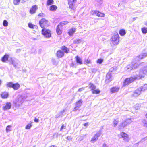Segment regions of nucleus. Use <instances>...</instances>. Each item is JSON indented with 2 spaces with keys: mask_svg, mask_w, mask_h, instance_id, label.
Instances as JSON below:
<instances>
[{
  "mask_svg": "<svg viewBox=\"0 0 147 147\" xmlns=\"http://www.w3.org/2000/svg\"><path fill=\"white\" fill-rule=\"evenodd\" d=\"M140 65V63L139 61H138L137 62L133 61L130 64L128 65L125 68V69L129 71L132 69H136Z\"/></svg>",
  "mask_w": 147,
  "mask_h": 147,
  "instance_id": "f257e3e1",
  "label": "nucleus"
},
{
  "mask_svg": "<svg viewBox=\"0 0 147 147\" xmlns=\"http://www.w3.org/2000/svg\"><path fill=\"white\" fill-rule=\"evenodd\" d=\"M24 98L22 96H18L13 102V104L16 107H19L24 102Z\"/></svg>",
  "mask_w": 147,
  "mask_h": 147,
  "instance_id": "f03ea898",
  "label": "nucleus"
},
{
  "mask_svg": "<svg viewBox=\"0 0 147 147\" xmlns=\"http://www.w3.org/2000/svg\"><path fill=\"white\" fill-rule=\"evenodd\" d=\"M119 37H112L110 40V44L112 47H114L117 45L119 42Z\"/></svg>",
  "mask_w": 147,
  "mask_h": 147,
  "instance_id": "7ed1b4c3",
  "label": "nucleus"
},
{
  "mask_svg": "<svg viewBox=\"0 0 147 147\" xmlns=\"http://www.w3.org/2000/svg\"><path fill=\"white\" fill-rule=\"evenodd\" d=\"M145 72L144 68L143 69H141L140 70L139 74L138 75L137 74L136 76H134L136 80L139 79L144 77L146 75Z\"/></svg>",
  "mask_w": 147,
  "mask_h": 147,
  "instance_id": "20e7f679",
  "label": "nucleus"
},
{
  "mask_svg": "<svg viewBox=\"0 0 147 147\" xmlns=\"http://www.w3.org/2000/svg\"><path fill=\"white\" fill-rule=\"evenodd\" d=\"M42 34L44 37H51V31L49 29L43 28L41 31Z\"/></svg>",
  "mask_w": 147,
  "mask_h": 147,
  "instance_id": "39448f33",
  "label": "nucleus"
},
{
  "mask_svg": "<svg viewBox=\"0 0 147 147\" xmlns=\"http://www.w3.org/2000/svg\"><path fill=\"white\" fill-rule=\"evenodd\" d=\"M90 13L92 15H95L98 17H104L105 16L104 13L100 12L98 10H97L91 11Z\"/></svg>",
  "mask_w": 147,
  "mask_h": 147,
  "instance_id": "423d86ee",
  "label": "nucleus"
},
{
  "mask_svg": "<svg viewBox=\"0 0 147 147\" xmlns=\"http://www.w3.org/2000/svg\"><path fill=\"white\" fill-rule=\"evenodd\" d=\"M101 132L100 130L97 132L91 139L90 141L91 142L94 143L98 139V138L101 135Z\"/></svg>",
  "mask_w": 147,
  "mask_h": 147,
  "instance_id": "0eeeda50",
  "label": "nucleus"
},
{
  "mask_svg": "<svg viewBox=\"0 0 147 147\" xmlns=\"http://www.w3.org/2000/svg\"><path fill=\"white\" fill-rule=\"evenodd\" d=\"M121 136L120 138H122L124 142H128L130 140L129 136L126 133L124 132H121L120 134Z\"/></svg>",
  "mask_w": 147,
  "mask_h": 147,
  "instance_id": "6e6552de",
  "label": "nucleus"
},
{
  "mask_svg": "<svg viewBox=\"0 0 147 147\" xmlns=\"http://www.w3.org/2000/svg\"><path fill=\"white\" fill-rule=\"evenodd\" d=\"M48 23V21L46 19L42 18L40 20L39 22V24L40 26L43 28L45 27Z\"/></svg>",
  "mask_w": 147,
  "mask_h": 147,
  "instance_id": "1a4fd4ad",
  "label": "nucleus"
},
{
  "mask_svg": "<svg viewBox=\"0 0 147 147\" xmlns=\"http://www.w3.org/2000/svg\"><path fill=\"white\" fill-rule=\"evenodd\" d=\"M135 80H136V79L134 76L129 78H127L125 80L123 86H125L126 85H128L129 83L132 82Z\"/></svg>",
  "mask_w": 147,
  "mask_h": 147,
  "instance_id": "9d476101",
  "label": "nucleus"
},
{
  "mask_svg": "<svg viewBox=\"0 0 147 147\" xmlns=\"http://www.w3.org/2000/svg\"><path fill=\"white\" fill-rule=\"evenodd\" d=\"M11 103L10 102H7L3 105L2 107L3 109L6 111L11 109Z\"/></svg>",
  "mask_w": 147,
  "mask_h": 147,
  "instance_id": "9b49d317",
  "label": "nucleus"
},
{
  "mask_svg": "<svg viewBox=\"0 0 147 147\" xmlns=\"http://www.w3.org/2000/svg\"><path fill=\"white\" fill-rule=\"evenodd\" d=\"M113 79V78L111 73L109 72L106 75L105 82L106 84H108L112 81Z\"/></svg>",
  "mask_w": 147,
  "mask_h": 147,
  "instance_id": "f8f14e48",
  "label": "nucleus"
},
{
  "mask_svg": "<svg viewBox=\"0 0 147 147\" xmlns=\"http://www.w3.org/2000/svg\"><path fill=\"white\" fill-rule=\"evenodd\" d=\"M82 100L76 102L75 104V107L74 108L73 111H76L78 110H80V107L82 105Z\"/></svg>",
  "mask_w": 147,
  "mask_h": 147,
  "instance_id": "ddd939ff",
  "label": "nucleus"
},
{
  "mask_svg": "<svg viewBox=\"0 0 147 147\" xmlns=\"http://www.w3.org/2000/svg\"><path fill=\"white\" fill-rule=\"evenodd\" d=\"M147 57V52L142 53L138 56L136 58V59L139 61L141 59H144Z\"/></svg>",
  "mask_w": 147,
  "mask_h": 147,
  "instance_id": "4468645a",
  "label": "nucleus"
},
{
  "mask_svg": "<svg viewBox=\"0 0 147 147\" xmlns=\"http://www.w3.org/2000/svg\"><path fill=\"white\" fill-rule=\"evenodd\" d=\"M76 1V0H68V4L70 8L73 9Z\"/></svg>",
  "mask_w": 147,
  "mask_h": 147,
  "instance_id": "2eb2a0df",
  "label": "nucleus"
},
{
  "mask_svg": "<svg viewBox=\"0 0 147 147\" xmlns=\"http://www.w3.org/2000/svg\"><path fill=\"white\" fill-rule=\"evenodd\" d=\"M95 2L94 5L95 7L99 8L103 3V0H94Z\"/></svg>",
  "mask_w": 147,
  "mask_h": 147,
  "instance_id": "dca6fc26",
  "label": "nucleus"
},
{
  "mask_svg": "<svg viewBox=\"0 0 147 147\" xmlns=\"http://www.w3.org/2000/svg\"><path fill=\"white\" fill-rule=\"evenodd\" d=\"M141 89L139 88L135 91L132 95L134 97H136L140 95L141 92Z\"/></svg>",
  "mask_w": 147,
  "mask_h": 147,
  "instance_id": "f3484780",
  "label": "nucleus"
},
{
  "mask_svg": "<svg viewBox=\"0 0 147 147\" xmlns=\"http://www.w3.org/2000/svg\"><path fill=\"white\" fill-rule=\"evenodd\" d=\"M64 55V52L61 50L58 51L56 53V56L58 58H61L63 57Z\"/></svg>",
  "mask_w": 147,
  "mask_h": 147,
  "instance_id": "a211bd4d",
  "label": "nucleus"
},
{
  "mask_svg": "<svg viewBox=\"0 0 147 147\" xmlns=\"http://www.w3.org/2000/svg\"><path fill=\"white\" fill-rule=\"evenodd\" d=\"M38 9L36 5H34L32 6L30 10V13L31 14L34 13Z\"/></svg>",
  "mask_w": 147,
  "mask_h": 147,
  "instance_id": "6ab92c4d",
  "label": "nucleus"
},
{
  "mask_svg": "<svg viewBox=\"0 0 147 147\" xmlns=\"http://www.w3.org/2000/svg\"><path fill=\"white\" fill-rule=\"evenodd\" d=\"M120 88L118 86H114L112 87L110 89V92L112 93L117 92L119 90Z\"/></svg>",
  "mask_w": 147,
  "mask_h": 147,
  "instance_id": "aec40b11",
  "label": "nucleus"
},
{
  "mask_svg": "<svg viewBox=\"0 0 147 147\" xmlns=\"http://www.w3.org/2000/svg\"><path fill=\"white\" fill-rule=\"evenodd\" d=\"M61 50L64 52V53H68L69 51V49L65 46H62L61 47Z\"/></svg>",
  "mask_w": 147,
  "mask_h": 147,
  "instance_id": "412c9836",
  "label": "nucleus"
},
{
  "mask_svg": "<svg viewBox=\"0 0 147 147\" xmlns=\"http://www.w3.org/2000/svg\"><path fill=\"white\" fill-rule=\"evenodd\" d=\"M76 29L74 28H72L69 29L68 34L69 36H71L74 34L76 32Z\"/></svg>",
  "mask_w": 147,
  "mask_h": 147,
  "instance_id": "4be33fe9",
  "label": "nucleus"
},
{
  "mask_svg": "<svg viewBox=\"0 0 147 147\" xmlns=\"http://www.w3.org/2000/svg\"><path fill=\"white\" fill-rule=\"evenodd\" d=\"M127 125V124L125 121H124L123 122L121 123L118 126V128L119 129H123Z\"/></svg>",
  "mask_w": 147,
  "mask_h": 147,
  "instance_id": "5701e85b",
  "label": "nucleus"
},
{
  "mask_svg": "<svg viewBox=\"0 0 147 147\" xmlns=\"http://www.w3.org/2000/svg\"><path fill=\"white\" fill-rule=\"evenodd\" d=\"M88 88L92 91L96 89V86L95 85L92 83H90L88 85Z\"/></svg>",
  "mask_w": 147,
  "mask_h": 147,
  "instance_id": "b1692460",
  "label": "nucleus"
},
{
  "mask_svg": "<svg viewBox=\"0 0 147 147\" xmlns=\"http://www.w3.org/2000/svg\"><path fill=\"white\" fill-rule=\"evenodd\" d=\"M9 96L8 93L5 92L1 93V97L3 99L7 98Z\"/></svg>",
  "mask_w": 147,
  "mask_h": 147,
  "instance_id": "393cba45",
  "label": "nucleus"
},
{
  "mask_svg": "<svg viewBox=\"0 0 147 147\" xmlns=\"http://www.w3.org/2000/svg\"><path fill=\"white\" fill-rule=\"evenodd\" d=\"M126 33L125 30L123 29H121L119 31V34L121 36H125Z\"/></svg>",
  "mask_w": 147,
  "mask_h": 147,
  "instance_id": "a878e982",
  "label": "nucleus"
},
{
  "mask_svg": "<svg viewBox=\"0 0 147 147\" xmlns=\"http://www.w3.org/2000/svg\"><path fill=\"white\" fill-rule=\"evenodd\" d=\"M62 28L59 26H58V25H57L56 30V32L57 34L58 35H60L62 34V31L61 29H62Z\"/></svg>",
  "mask_w": 147,
  "mask_h": 147,
  "instance_id": "bb28decb",
  "label": "nucleus"
},
{
  "mask_svg": "<svg viewBox=\"0 0 147 147\" xmlns=\"http://www.w3.org/2000/svg\"><path fill=\"white\" fill-rule=\"evenodd\" d=\"M57 9V6L55 5H52L49 7V9L50 11H55Z\"/></svg>",
  "mask_w": 147,
  "mask_h": 147,
  "instance_id": "cd10ccee",
  "label": "nucleus"
},
{
  "mask_svg": "<svg viewBox=\"0 0 147 147\" xmlns=\"http://www.w3.org/2000/svg\"><path fill=\"white\" fill-rule=\"evenodd\" d=\"M11 63L15 67H17L18 64V61L16 59H11Z\"/></svg>",
  "mask_w": 147,
  "mask_h": 147,
  "instance_id": "c85d7f7f",
  "label": "nucleus"
},
{
  "mask_svg": "<svg viewBox=\"0 0 147 147\" xmlns=\"http://www.w3.org/2000/svg\"><path fill=\"white\" fill-rule=\"evenodd\" d=\"M20 87V85L18 83L13 84L12 87L14 90H17Z\"/></svg>",
  "mask_w": 147,
  "mask_h": 147,
  "instance_id": "c756f323",
  "label": "nucleus"
},
{
  "mask_svg": "<svg viewBox=\"0 0 147 147\" xmlns=\"http://www.w3.org/2000/svg\"><path fill=\"white\" fill-rule=\"evenodd\" d=\"M68 22L67 21H63L60 22L59 24L58 25V26H59L62 28L63 26L65 25L68 23Z\"/></svg>",
  "mask_w": 147,
  "mask_h": 147,
  "instance_id": "7c9ffc66",
  "label": "nucleus"
},
{
  "mask_svg": "<svg viewBox=\"0 0 147 147\" xmlns=\"http://www.w3.org/2000/svg\"><path fill=\"white\" fill-rule=\"evenodd\" d=\"M75 59L77 63L79 64L80 65L82 64L81 59L78 56H76L75 57Z\"/></svg>",
  "mask_w": 147,
  "mask_h": 147,
  "instance_id": "2f4dec72",
  "label": "nucleus"
},
{
  "mask_svg": "<svg viewBox=\"0 0 147 147\" xmlns=\"http://www.w3.org/2000/svg\"><path fill=\"white\" fill-rule=\"evenodd\" d=\"M119 121V119L118 118H117L115 119H114L113 121V125L114 127H115L118 124V122Z\"/></svg>",
  "mask_w": 147,
  "mask_h": 147,
  "instance_id": "473e14b6",
  "label": "nucleus"
},
{
  "mask_svg": "<svg viewBox=\"0 0 147 147\" xmlns=\"http://www.w3.org/2000/svg\"><path fill=\"white\" fill-rule=\"evenodd\" d=\"M9 56L7 55H5L2 58V61L3 62H5L7 60Z\"/></svg>",
  "mask_w": 147,
  "mask_h": 147,
  "instance_id": "72a5a7b5",
  "label": "nucleus"
},
{
  "mask_svg": "<svg viewBox=\"0 0 147 147\" xmlns=\"http://www.w3.org/2000/svg\"><path fill=\"white\" fill-rule=\"evenodd\" d=\"M53 0H47L46 4L48 6L51 5L52 4H53Z\"/></svg>",
  "mask_w": 147,
  "mask_h": 147,
  "instance_id": "f704fd0d",
  "label": "nucleus"
},
{
  "mask_svg": "<svg viewBox=\"0 0 147 147\" xmlns=\"http://www.w3.org/2000/svg\"><path fill=\"white\" fill-rule=\"evenodd\" d=\"M139 88L141 89V91H145L147 89V84H144L143 87H141Z\"/></svg>",
  "mask_w": 147,
  "mask_h": 147,
  "instance_id": "c9c22d12",
  "label": "nucleus"
},
{
  "mask_svg": "<svg viewBox=\"0 0 147 147\" xmlns=\"http://www.w3.org/2000/svg\"><path fill=\"white\" fill-rule=\"evenodd\" d=\"M100 91L98 89H95L93 90L92 91V93L94 94H98L100 93Z\"/></svg>",
  "mask_w": 147,
  "mask_h": 147,
  "instance_id": "e433bc0d",
  "label": "nucleus"
},
{
  "mask_svg": "<svg viewBox=\"0 0 147 147\" xmlns=\"http://www.w3.org/2000/svg\"><path fill=\"white\" fill-rule=\"evenodd\" d=\"M141 31L143 34H145L147 33V27H144L141 28Z\"/></svg>",
  "mask_w": 147,
  "mask_h": 147,
  "instance_id": "4c0bfd02",
  "label": "nucleus"
},
{
  "mask_svg": "<svg viewBox=\"0 0 147 147\" xmlns=\"http://www.w3.org/2000/svg\"><path fill=\"white\" fill-rule=\"evenodd\" d=\"M12 126L11 125L7 126L6 128V131L7 133L11 131V128Z\"/></svg>",
  "mask_w": 147,
  "mask_h": 147,
  "instance_id": "58836bf2",
  "label": "nucleus"
},
{
  "mask_svg": "<svg viewBox=\"0 0 147 147\" xmlns=\"http://www.w3.org/2000/svg\"><path fill=\"white\" fill-rule=\"evenodd\" d=\"M21 0H13V3L14 5H18Z\"/></svg>",
  "mask_w": 147,
  "mask_h": 147,
  "instance_id": "ea45409f",
  "label": "nucleus"
},
{
  "mask_svg": "<svg viewBox=\"0 0 147 147\" xmlns=\"http://www.w3.org/2000/svg\"><path fill=\"white\" fill-rule=\"evenodd\" d=\"M8 22L5 20H4L3 22V26L5 27H6L8 25Z\"/></svg>",
  "mask_w": 147,
  "mask_h": 147,
  "instance_id": "a19ab883",
  "label": "nucleus"
},
{
  "mask_svg": "<svg viewBox=\"0 0 147 147\" xmlns=\"http://www.w3.org/2000/svg\"><path fill=\"white\" fill-rule=\"evenodd\" d=\"M13 84L12 82H9L7 83V86L10 88H12Z\"/></svg>",
  "mask_w": 147,
  "mask_h": 147,
  "instance_id": "79ce46f5",
  "label": "nucleus"
},
{
  "mask_svg": "<svg viewBox=\"0 0 147 147\" xmlns=\"http://www.w3.org/2000/svg\"><path fill=\"white\" fill-rule=\"evenodd\" d=\"M28 26L29 28H34V27L35 26L34 25L31 23H28Z\"/></svg>",
  "mask_w": 147,
  "mask_h": 147,
  "instance_id": "37998d69",
  "label": "nucleus"
},
{
  "mask_svg": "<svg viewBox=\"0 0 147 147\" xmlns=\"http://www.w3.org/2000/svg\"><path fill=\"white\" fill-rule=\"evenodd\" d=\"M81 42V40L80 39H76L74 40V43L78 44Z\"/></svg>",
  "mask_w": 147,
  "mask_h": 147,
  "instance_id": "c03bdc74",
  "label": "nucleus"
},
{
  "mask_svg": "<svg viewBox=\"0 0 147 147\" xmlns=\"http://www.w3.org/2000/svg\"><path fill=\"white\" fill-rule=\"evenodd\" d=\"M125 121L126 122L127 125L131 123L132 121L131 119H127L125 120Z\"/></svg>",
  "mask_w": 147,
  "mask_h": 147,
  "instance_id": "a18cd8bd",
  "label": "nucleus"
},
{
  "mask_svg": "<svg viewBox=\"0 0 147 147\" xmlns=\"http://www.w3.org/2000/svg\"><path fill=\"white\" fill-rule=\"evenodd\" d=\"M141 107V105L139 104H137L135 106V108L136 109H139Z\"/></svg>",
  "mask_w": 147,
  "mask_h": 147,
  "instance_id": "49530a36",
  "label": "nucleus"
},
{
  "mask_svg": "<svg viewBox=\"0 0 147 147\" xmlns=\"http://www.w3.org/2000/svg\"><path fill=\"white\" fill-rule=\"evenodd\" d=\"M32 126L31 124H28L26 126L25 129H30Z\"/></svg>",
  "mask_w": 147,
  "mask_h": 147,
  "instance_id": "de8ad7c7",
  "label": "nucleus"
},
{
  "mask_svg": "<svg viewBox=\"0 0 147 147\" xmlns=\"http://www.w3.org/2000/svg\"><path fill=\"white\" fill-rule=\"evenodd\" d=\"M112 37H119L118 33L116 32H115L114 33V35Z\"/></svg>",
  "mask_w": 147,
  "mask_h": 147,
  "instance_id": "09e8293b",
  "label": "nucleus"
},
{
  "mask_svg": "<svg viewBox=\"0 0 147 147\" xmlns=\"http://www.w3.org/2000/svg\"><path fill=\"white\" fill-rule=\"evenodd\" d=\"M38 16H40L41 17H44L45 16V14L42 13H40Z\"/></svg>",
  "mask_w": 147,
  "mask_h": 147,
  "instance_id": "8fccbe9b",
  "label": "nucleus"
},
{
  "mask_svg": "<svg viewBox=\"0 0 147 147\" xmlns=\"http://www.w3.org/2000/svg\"><path fill=\"white\" fill-rule=\"evenodd\" d=\"M83 138H84L83 137L79 136L76 139H78V140L81 141L83 139Z\"/></svg>",
  "mask_w": 147,
  "mask_h": 147,
  "instance_id": "3c124183",
  "label": "nucleus"
},
{
  "mask_svg": "<svg viewBox=\"0 0 147 147\" xmlns=\"http://www.w3.org/2000/svg\"><path fill=\"white\" fill-rule=\"evenodd\" d=\"M142 123L143 125H145L146 123H147L146 121L144 119L142 120Z\"/></svg>",
  "mask_w": 147,
  "mask_h": 147,
  "instance_id": "603ef678",
  "label": "nucleus"
},
{
  "mask_svg": "<svg viewBox=\"0 0 147 147\" xmlns=\"http://www.w3.org/2000/svg\"><path fill=\"white\" fill-rule=\"evenodd\" d=\"M102 61H103L101 59H98L97 61V62L98 63H99L100 64L102 62Z\"/></svg>",
  "mask_w": 147,
  "mask_h": 147,
  "instance_id": "864d4df0",
  "label": "nucleus"
},
{
  "mask_svg": "<svg viewBox=\"0 0 147 147\" xmlns=\"http://www.w3.org/2000/svg\"><path fill=\"white\" fill-rule=\"evenodd\" d=\"M85 62L86 63H90V60H89L88 59H86L85 61Z\"/></svg>",
  "mask_w": 147,
  "mask_h": 147,
  "instance_id": "5fc2aeb1",
  "label": "nucleus"
},
{
  "mask_svg": "<svg viewBox=\"0 0 147 147\" xmlns=\"http://www.w3.org/2000/svg\"><path fill=\"white\" fill-rule=\"evenodd\" d=\"M85 88L84 87L82 88H80L78 90V91L81 92L82 91L84 90V89Z\"/></svg>",
  "mask_w": 147,
  "mask_h": 147,
  "instance_id": "6e6d98bb",
  "label": "nucleus"
},
{
  "mask_svg": "<svg viewBox=\"0 0 147 147\" xmlns=\"http://www.w3.org/2000/svg\"><path fill=\"white\" fill-rule=\"evenodd\" d=\"M145 70V74H146V76H147V65L146 67L144 68Z\"/></svg>",
  "mask_w": 147,
  "mask_h": 147,
  "instance_id": "4d7b16f0",
  "label": "nucleus"
},
{
  "mask_svg": "<svg viewBox=\"0 0 147 147\" xmlns=\"http://www.w3.org/2000/svg\"><path fill=\"white\" fill-rule=\"evenodd\" d=\"M66 138L67 140H70L72 139V138L71 136H67Z\"/></svg>",
  "mask_w": 147,
  "mask_h": 147,
  "instance_id": "13d9d810",
  "label": "nucleus"
},
{
  "mask_svg": "<svg viewBox=\"0 0 147 147\" xmlns=\"http://www.w3.org/2000/svg\"><path fill=\"white\" fill-rule=\"evenodd\" d=\"M39 120L38 119L35 118L34 120V121L35 122L38 123L39 122Z\"/></svg>",
  "mask_w": 147,
  "mask_h": 147,
  "instance_id": "bf43d9fd",
  "label": "nucleus"
},
{
  "mask_svg": "<svg viewBox=\"0 0 147 147\" xmlns=\"http://www.w3.org/2000/svg\"><path fill=\"white\" fill-rule=\"evenodd\" d=\"M126 3V2L125 1H123L121 2V4H122L123 5H125Z\"/></svg>",
  "mask_w": 147,
  "mask_h": 147,
  "instance_id": "052dcab7",
  "label": "nucleus"
},
{
  "mask_svg": "<svg viewBox=\"0 0 147 147\" xmlns=\"http://www.w3.org/2000/svg\"><path fill=\"white\" fill-rule=\"evenodd\" d=\"M21 51V49H17L16 51V52L17 53H19Z\"/></svg>",
  "mask_w": 147,
  "mask_h": 147,
  "instance_id": "680f3d73",
  "label": "nucleus"
},
{
  "mask_svg": "<svg viewBox=\"0 0 147 147\" xmlns=\"http://www.w3.org/2000/svg\"><path fill=\"white\" fill-rule=\"evenodd\" d=\"M146 139H147V136L146 137H145L144 138L142 139L141 140V141H144V140H145Z\"/></svg>",
  "mask_w": 147,
  "mask_h": 147,
  "instance_id": "e2e57ef3",
  "label": "nucleus"
},
{
  "mask_svg": "<svg viewBox=\"0 0 147 147\" xmlns=\"http://www.w3.org/2000/svg\"><path fill=\"white\" fill-rule=\"evenodd\" d=\"M64 127V125L63 124V125H62V126L61 127V128L60 129V130L61 131L63 129Z\"/></svg>",
  "mask_w": 147,
  "mask_h": 147,
  "instance_id": "0e129e2a",
  "label": "nucleus"
},
{
  "mask_svg": "<svg viewBox=\"0 0 147 147\" xmlns=\"http://www.w3.org/2000/svg\"><path fill=\"white\" fill-rule=\"evenodd\" d=\"M102 147H108V146L105 144L104 143L102 145Z\"/></svg>",
  "mask_w": 147,
  "mask_h": 147,
  "instance_id": "69168bd1",
  "label": "nucleus"
},
{
  "mask_svg": "<svg viewBox=\"0 0 147 147\" xmlns=\"http://www.w3.org/2000/svg\"><path fill=\"white\" fill-rule=\"evenodd\" d=\"M144 126L145 127L147 128V123H146L145 125H144Z\"/></svg>",
  "mask_w": 147,
  "mask_h": 147,
  "instance_id": "338daca9",
  "label": "nucleus"
},
{
  "mask_svg": "<svg viewBox=\"0 0 147 147\" xmlns=\"http://www.w3.org/2000/svg\"><path fill=\"white\" fill-rule=\"evenodd\" d=\"M121 5H122V4H121V2L120 3H119L118 4V6H121Z\"/></svg>",
  "mask_w": 147,
  "mask_h": 147,
  "instance_id": "774afa93",
  "label": "nucleus"
}]
</instances>
